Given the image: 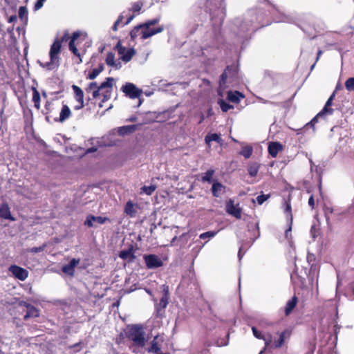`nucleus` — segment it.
Segmentation results:
<instances>
[{
    "instance_id": "nucleus-1",
    "label": "nucleus",
    "mask_w": 354,
    "mask_h": 354,
    "mask_svg": "<svg viewBox=\"0 0 354 354\" xmlns=\"http://www.w3.org/2000/svg\"><path fill=\"white\" fill-rule=\"evenodd\" d=\"M71 36L67 32H64L61 37H56L54 42L50 46L49 51L50 61L46 62L44 67L48 70L56 68L59 65V55L62 50V45L63 42L71 41Z\"/></svg>"
},
{
    "instance_id": "nucleus-2",
    "label": "nucleus",
    "mask_w": 354,
    "mask_h": 354,
    "mask_svg": "<svg viewBox=\"0 0 354 354\" xmlns=\"http://www.w3.org/2000/svg\"><path fill=\"white\" fill-rule=\"evenodd\" d=\"M125 337L131 340L134 346L143 348L147 339L144 327L142 324H132L127 326L124 331Z\"/></svg>"
},
{
    "instance_id": "nucleus-3",
    "label": "nucleus",
    "mask_w": 354,
    "mask_h": 354,
    "mask_svg": "<svg viewBox=\"0 0 354 354\" xmlns=\"http://www.w3.org/2000/svg\"><path fill=\"white\" fill-rule=\"evenodd\" d=\"M160 21V17H156L152 19L147 20L142 23L144 30L142 32V39H147L155 35L162 32L165 28L163 26L151 28V26L158 24Z\"/></svg>"
},
{
    "instance_id": "nucleus-4",
    "label": "nucleus",
    "mask_w": 354,
    "mask_h": 354,
    "mask_svg": "<svg viewBox=\"0 0 354 354\" xmlns=\"http://www.w3.org/2000/svg\"><path fill=\"white\" fill-rule=\"evenodd\" d=\"M238 68L234 65L227 66L221 74L219 80L220 86H224L227 83H234L237 82Z\"/></svg>"
},
{
    "instance_id": "nucleus-5",
    "label": "nucleus",
    "mask_w": 354,
    "mask_h": 354,
    "mask_svg": "<svg viewBox=\"0 0 354 354\" xmlns=\"http://www.w3.org/2000/svg\"><path fill=\"white\" fill-rule=\"evenodd\" d=\"M112 81V77H109L106 78V80L100 84V85H98L96 82H90L87 87L85 88V91L87 93L92 91V96L94 99L97 98L100 96V91H103L105 87L110 84L109 82H111Z\"/></svg>"
},
{
    "instance_id": "nucleus-6",
    "label": "nucleus",
    "mask_w": 354,
    "mask_h": 354,
    "mask_svg": "<svg viewBox=\"0 0 354 354\" xmlns=\"http://www.w3.org/2000/svg\"><path fill=\"white\" fill-rule=\"evenodd\" d=\"M115 49L120 55V59L126 63L129 62L132 59L133 56L136 54L135 49L129 48L127 50L126 48L122 45L120 40H119L115 45Z\"/></svg>"
},
{
    "instance_id": "nucleus-7",
    "label": "nucleus",
    "mask_w": 354,
    "mask_h": 354,
    "mask_svg": "<svg viewBox=\"0 0 354 354\" xmlns=\"http://www.w3.org/2000/svg\"><path fill=\"white\" fill-rule=\"evenodd\" d=\"M293 332V329L290 327L284 329L279 334V338L275 339L272 344V347L274 348H279L282 347L285 344L286 340H288L290 338Z\"/></svg>"
},
{
    "instance_id": "nucleus-8",
    "label": "nucleus",
    "mask_w": 354,
    "mask_h": 354,
    "mask_svg": "<svg viewBox=\"0 0 354 354\" xmlns=\"http://www.w3.org/2000/svg\"><path fill=\"white\" fill-rule=\"evenodd\" d=\"M126 96L131 99L138 98L142 94V90L137 88L133 83L127 82L121 88Z\"/></svg>"
},
{
    "instance_id": "nucleus-9",
    "label": "nucleus",
    "mask_w": 354,
    "mask_h": 354,
    "mask_svg": "<svg viewBox=\"0 0 354 354\" xmlns=\"http://www.w3.org/2000/svg\"><path fill=\"white\" fill-rule=\"evenodd\" d=\"M143 259L148 269L158 268L163 265L161 259L156 254H145Z\"/></svg>"
},
{
    "instance_id": "nucleus-10",
    "label": "nucleus",
    "mask_w": 354,
    "mask_h": 354,
    "mask_svg": "<svg viewBox=\"0 0 354 354\" xmlns=\"http://www.w3.org/2000/svg\"><path fill=\"white\" fill-rule=\"evenodd\" d=\"M72 89L74 93V98L77 102V104L74 106L75 110L82 109L84 106V92L82 89L77 85H73Z\"/></svg>"
},
{
    "instance_id": "nucleus-11",
    "label": "nucleus",
    "mask_w": 354,
    "mask_h": 354,
    "mask_svg": "<svg viewBox=\"0 0 354 354\" xmlns=\"http://www.w3.org/2000/svg\"><path fill=\"white\" fill-rule=\"evenodd\" d=\"M80 35V34L79 32H74L72 34L71 41H69L68 43V48L70 51H71L72 53L77 57V61L76 62V63L78 64L82 62V55L80 53L75 44V41L78 39Z\"/></svg>"
},
{
    "instance_id": "nucleus-12",
    "label": "nucleus",
    "mask_w": 354,
    "mask_h": 354,
    "mask_svg": "<svg viewBox=\"0 0 354 354\" xmlns=\"http://www.w3.org/2000/svg\"><path fill=\"white\" fill-rule=\"evenodd\" d=\"M225 209L229 214L234 216L236 218L240 219L241 218V208L239 206V204H234V200L229 199L227 201Z\"/></svg>"
},
{
    "instance_id": "nucleus-13",
    "label": "nucleus",
    "mask_w": 354,
    "mask_h": 354,
    "mask_svg": "<svg viewBox=\"0 0 354 354\" xmlns=\"http://www.w3.org/2000/svg\"><path fill=\"white\" fill-rule=\"evenodd\" d=\"M8 270L15 278L21 281H24L28 276V272L26 269L16 265L10 266Z\"/></svg>"
},
{
    "instance_id": "nucleus-14",
    "label": "nucleus",
    "mask_w": 354,
    "mask_h": 354,
    "mask_svg": "<svg viewBox=\"0 0 354 354\" xmlns=\"http://www.w3.org/2000/svg\"><path fill=\"white\" fill-rule=\"evenodd\" d=\"M72 115V112L70 107L67 104L62 102V109L59 113V115L57 118H55L54 120L57 122L63 123L67 120H68Z\"/></svg>"
},
{
    "instance_id": "nucleus-15",
    "label": "nucleus",
    "mask_w": 354,
    "mask_h": 354,
    "mask_svg": "<svg viewBox=\"0 0 354 354\" xmlns=\"http://www.w3.org/2000/svg\"><path fill=\"white\" fill-rule=\"evenodd\" d=\"M118 256L123 260H127L129 263L133 262L136 258L133 244L131 243L127 250H121Z\"/></svg>"
},
{
    "instance_id": "nucleus-16",
    "label": "nucleus",
    "mask_w": 354,
    "mask_h": 354,
    "mask_svg": "<svg viewBox=\"0 0 354 354\" xmlns=\"http://www.w3.org/2000/svg\"><path fill=\"white\" fill-rule=\"evenodd\" d=\"M80 261V259H72L69 263L62 267V271L70 277H73L75 274V268L79 264Z\"/></svg>"
},
{
    "instance_id": "nucleus-17",
    "label": "nucleus",
    "mask_w": 354,
    "mask_h": 354,
    "mask_svg": "<svg viewBox=\"0 0 354 354\" xmlns=\"http://www.w3.org/2000/svg\"><path fill=\"white\" fill-rule=\"evenodd\" d=\"M110 85L109 86L104 88L103 91H100V95L102 96V100L99 103V106L100 107L103 106V103L108 101L111 99L112 91H113V86L114 83V78L112 77V81L111 82H109Z\"/></svg>"
},
{
    "instance_id": "nucleus-18",
    "label": "nucleus",
    "mask_w": 354,
    "mask_h": 354,
    "mask_svg": "<svg viewBox=\"0 0 354 354\" xmlns=\"http://www.w3.org/2000/svg\"><path fill=\"white\" fill-rule=\"evenodd\" d=\"M283 150V146L279 142H271L268 145V151L272 158H276L278 153Z\"/></svg>"
},
{
    "instance_id": "nucleus-19",
    "label": "nucleus",
    "mask_w": 354,
    "mask_h": 354,
    "mask_svg": "<svg viewBox=\"0 0 354 354\" xmlns=\"http://www.w3.org/2000/svg\"><path fill=\"white\" fill-rule=\"evenodd\" d=\"M138 208V204H134L131 201H129L124 206V212L129 217L134 218L136 216Z\"/></svg>"
},
{
    "instance_id": "nucleus-20",
    "label": "nucleus",
    "mask_w": 354,
    "mask_h": 354,
    "mask_svg": "<svg viewBox=\"0 0 354 354\" xmlns=\"http://www.w3.org/2000/svg\"><path fill=\"white\" fill-rule=\"evenodd\" d=\"M283 212L286 216L288 222L292 223L293 216L292 214L291 207V196H288V198L285 200L283 203Z\"/></svg>"
},
{
    "instance_id": "nucleus-21",
    "label": "nucleus",
    "mask_w": 354,
    "mask_h": 354,
    "mask_svg": "<svg viewBox=\"0 0 354 354\" xmlns=\"http://www.w3.org/2000/svg\"><path fill=\"white\" fill-rule=\"evenodd\" d=\"M0 218L11 221H15V218L12 216L10 213V207L7 203H3L0 206Z\"/></svg>"
},
{
    "instance_id": "nucleus-22",
    "label": "nucleus",
    "mask_w": 354,
    "mask_h": 354,
    "mask_svg": "<svg viewBox=\"0 0 354 354\" xmlns=\"http://www.w3.org/2000/svg\"><path fill=\"white\" fill-rule=\"evenodd\" d=\"M298 303V298L295 295L286 304L284 313L286 316L290 315Z\"/></svg>"
},
{
    "instance_id": "nucleus-23",
    "label": "nucleus",
    "mask_w": 354,
    "mask_h": 354,
    "mask_svg": "<svg viewBox=\"0 0 354 354\" xmlns=\"http://www.w3.org/2000/svg\"><path fill=\"white\" fill-rule=\"evenodd\" d=\"M212 192L214 197H219L221 194L225 192V187L221 183L216 181L212 184Z\"/></svg>"
},
{
    "instance_id": "nucleus-24",
    "label": "nucleus",
    "mask_w": 354,
    "mask_h": 354,
    "mask_svg": "<svg viewBox=\"0 0 354 354\" xmlns=\"http://www.w3.org/2000/svg\"><path fill=\"white\" fill-rule=\"evenodd\" d=\"M105 62L108 66L114 67L116 69L121 68V63L115 61V55L112 52L107 53Z\"/></svg>"
},
{
    "instance_id": "nucleus-25",
    "label": "nucleus",
    "mask_w": 354,
    "mask_h": 354,
    "mask_svg": "<svg viewBox=\"0 0 354 354\" xmlns=\"http://www.w3.org/2000/svg\"><path fill=\"white\" fill-rule=\"evenodd\" d=\"M143 30L144 26L142 23L133 27V28L130 32L131 39L132 41H135L138 36H140V38L142 39Z\"/></svg>"
},
{
    "instance_id": "nucleus-26",
    "label": "nucleus",
    "mask_w": 354,
    "mask_h": 354,
    "mask_svg": "<svg viewBox=\"0 0 354 354\" xmlns=\"http://www.w3.org/2000/svg\"><path fill=\"white\" fill-rule=\"evenodd\" d=\"M244 95L239 91H229L227 93V98L229 101L234 103H239L241 98H243Z\"/></svg>"
},
{
    "instance_id": "nucleus-27",
    "label": "nucleus",
    "mask_w": 354,
    "mask_h": 354,
    "mask_svg": "<svg viewBox=\"0 0 354 354\" xmlns=\"http://www.w3.org/2000/svg\"><path fill=\"white\" fill-rule=\"evenodd\" d=\"M335 92L330 96V97L328 99L323 109L319 113V115H324L326 113L332 114L333 113V109L332 108H330L329 106H331L332 102L335 97Z\"/></svg>"
},
{
    "instance_id": "nucleus-28",
    "label": "nucleus",
    "mask_w": 354,
    "mask_h": 354,
    "mask_svg": "<svg viewBox=\"0 0 354 354\" xmlns=\"http://www.w3.org/2000/svg\"><path fill=\"white\" fill-rule=\"evenodd\" d=\"M137 129V125H127L119 128L118 133L121 136L128 135L133 133Z\"/></svg>"
},
{
    "instance_id": "nucleus-29",
    "label": "nucleus",
    "mask_w": 354,
    "mask_h": 354,
    "mask_svg": "<svg viewBox=\"0 0 354 354\" xmlns=\"http://www.w3.org/2000/svg\"><path fill=\"white\" fill-rule=\"evenodd\" d=\"M39 316L38 310L33 306L28 304L27 306V313L24 315V319L25 320L28 319L30 317H37Z\"/></svg>"
},
{
    "instance_id": "nucleus-30",
    "label": "nucleus",
    "mask_w": 354,
    "mask_h": 354,
    "mask_svg": "<svg viewBox=\"0 0 354 354\" xmlns=\"http://www.w3.org/2000/svg\"><path fill=\"white\" fill-rule=\"evenodd\" d=\"M261 167V164L258 162H252L248 165V171L251 177H255Z\"/></svg>"
},
{
    "instance_id": "nucleus-31",
    "label": "nucleus",
    "mask_w": 354,
    "mask_h": 354,
    "mask_svg": "<svg viewBox=\"0 0 354 354\" xmlns=\"http://www.w3.org/2000/svg\"><path fill=\"white\" fill-rule=\"evenodd\" d=\"M212 141L221 143L223 140L221 136L218 133H207L205 137V143L209 145L210 142Z\"/></svg>"
},
{
    "instance_id": "nucleus-32",
    "label": "nucleus",
    "mask_w": 354,
    "mask_h": 354,
    "mask_svg": "<svg viewBox=\"0 0 354 354\" xmlns=\"http://www.w3.org/2000/svg\"><path fill=\"white\" fill-rule=\"evenodd\" d=\"M104 65L103 64H100L98 67L93 68L88 73L87 76V79L88 80H95L98 75L104 71Z\"/></svg>"
},
{
    "instance_id": "nucleus-33",
    "label": "nucleus",
    "mask_w": 354,
    "mask_h": 354,
    "mask_svg": "<svg viewBox=\"0 0 354 354\" xmlns=\"http://www.w3.org/2000/svg\"><path fill=\"white\" fill-rule=\"evenodd\" d=\"M32 101L34 102L35 107L39 110L40 109V94L35 87L32 88Z\"/></svg>"
},
{
    "instance_id": "nucleus-34",
    "label": "nucleus",
    "mask_w": 354,
    "mask_h": 354,
    "mask_svg": "<svg viewBox=\"0 0 354 354\" xmlns=\"http://www.w3.org/2000/svg\"><path fill=\"white\" fill-rule=\"evenodd\" d=\"M158 336H156L151 342V347L147 349L149 353H153L158 354L160 351V347L156 341Z\"/></svg>"
},
{
    "instance_id": "nucleus-35",
    "label": "nucleus",
    "mask_w": 354,
    "mask_h": 354,
    "mask_svg": "<svg viewBox=\"0 0 354 354\" xmlns=\"http://www.w3.org/2000/svg\"><path fill=\"white\" fill-rule=\"evenodd\" d=\"M252 330L254 336L256 338H257L259 339H263V340H265L266 347H267L269 345V344L270 343L271 340L270 339L266 340L265 339L264 335L255 326H252Z\"/></svg>"
},
{
    "instance_id": "nucleus-36",
    "label": "nucleus",
    "mask_w": 354,
    "mask_h": 354,
    "mask_svg": "<svg viewBox=\"0 0 354 354\" xmlns=\"http://www.w3.org/2000/svg\"><path fill=\"white\" fill-rule=\"evenodd\" d=\"M214 169H209L207 170L204 175L201 178L202 182H207L209 183H212L213 181V176L214 174Z\"/></svg>"
},
{
    "instance_id": "nucleus-37",
    "label": "nucleus",
    "mask_w": 354,
    "mask_h": 354,
    "mask_svg": "<svg viewBox=\"0 0 354 354\" xmlns=\"http://www.w3.org/2000/svg\"><path fill=\"white\" fill-rule=\"evenodd\" d=\"M253 152V149L251 146H245L243 147L240 151V154L245 158H249Z\"/></svg>"
},
{
    "instance_id": "nucleus-38",
    "label": "nucleus",
    "mask_w": 354,
    "mask_h": 354,
    "mask_svg": "<svg viewBox=\"0 0 354 354\" xmlns=\"http://www.w3.org/2000/svg\"><path fill=\"white\" fill-rule=\"evenodd\" d=\"M218 104L220 105V107L223 112H227L230 109H234V106L222 99L218 100Z\"/></svg>"
},
{
    "instance_id": "nucleus-39",
    "label": "nucleus",
    "mask_w": 354,
    "mask_h": 354,
    "mask_svg": "<svg viewBox=\"0 0 354 354\" xmlns=\"http://www.w3.org/2000/svg\"><path fill=\"white\" fill-rule=\"evenodd\" d=\"M316 348V337H313L307 344L308 354H313Z\"/></svg>"
},
{
    "instance_id": "nucleus-40",
    "label": "nucleus",
    "mask_w": 354,
    "mask_h": 354,
    "mask_svg": "<svg viewBox=\"0 0 354 354\" xmlns=\"http://www.w3.org/2000/svg\"><path fill=\"white\" fill-rule=\"evenodd\" d=\"M143 6V2L141 1H136L133 3L132 8L130 9L135 14H138Z\"/></svg>"
},
{
    "instance_id": "nucleus-41",
    "label": "nucleus",
    "mask_w": 354,
    "mask_h": 354,
    "mask_svg": "<svg viewBox=\"0 0 354 354\" xmlns=\"http://www.w3.org/2000/svg\"><path fill=\"white\" fill-rule=\"evenodd\" d=\"M345 88L348 91H354V77H349L346 80Z\"/></svg>"
},
{
    "instance_id": "nucleus-42",
    "label": "nucleus",
    "mask_w": 354,
    "mask_h": 354,
    "mask_svg": "<svg viewBox=\"0 0 354 354\" xmlns=\"http://www.w3.org/2000/svg\"><path fill=\"white\" fill-rule=\"evenodd\" d=\"M90 218L93 220V221H95L100 224H104L106 221H110V219L108 217H103L101 216H93L90 215Z\"/></svg>"
},
{
    "instance_id": "nucleus-43",
    "label": "nucleus",
    "mask_w": 354,
    "mask_h": 354,
    "mask_svg": "<svg viewBox=\"0 0 354 354\" xmlns=\"http://www.w3.org/2000/svg\"><path fill=\"white\" fill-rule=\"evenodd\" d=\"M157 187L154 185L150 186H143L142 190L147 195H151L153 192L156 189Z\"/></svg>"
},
{
    "instance_id": "nucleus-44",
    "label": "nucleus",
    "mask_w": 354,
    "mask_h": 354,
    "mask_svg": "<svg viewBox=\"0 0 354 354\" xmlns=\"http://www.w3.org/2000/svg\"><path fill=\"white\" fill-rule=\"evenodd\" d=\"M335 209L330 205H325L324 207V212L326 219L329 218L330 215L333 214Z\"/></svg>"
},
{
    "instance_id": "nucleus-45",
    "label": "nucleus",
    "mask_w": 354,
    "mask_h": 354,
    "mask_svg": "<svg viewBox=\"0 0 354 354\" xmlns=\"http://www.w3.org/2000/svg\"><path fill=\"white\" fill-rule=\"evenodd\" d=\"M19 17L21 20L28 17V11L25 6H21L19 9Z\"/></svg>"
},
{
    "instance_id": "nucleus-46",
    "label": "nucleus",
    "mask_w": 354,
    "mask_h": 354,
    "mask_svg": "<svg viewBox=\"0 0 354 354\" xmlns=\"http://www.w3.org/2000/svg\"><path fill=\"white\" fill-rule=\"evenodd\" d=\"M47 245L46 243H44L42 245L39 246V247H33V248H31L28 250V251L30 252H32V253H38V252H43L45 248H46Z\"/></svg>"
},
{
    "instance_id": "nucleus-47",
    "label": "nucleus",
    "mask_w": 354,
    "mask_h": 354,
    "mask_svg": "<svg viewBox=\"0 0 354 354\" xmlns=\"http://www.w3.org/2000/svg\"><path fill=\"white\" fill-rule=\"evenodd\" d=\"M319 354H335V353L334 352V351L332 348L325 346V347H322L319 351Z\"/></svg>"
},
{
    "instance_id": "nucleus-48",
    "label": "nucleus",
    "mask_w": 354,
    "mask_h": 354,
    "mask_svg": "<svg viewBox=\"0 0 354 354\" xmlns=\"http://www.w3.org/2000/svg\"><path fill=\"white\" fill-rule=\"evenodd\" d=\"M216 232H215L209 231V232H206L202 233L200 235L199 237H200L201 239H207V238H212V237H214L216 235Z\"/></svg>"
},
{
    "instance_id": "nucleus-49",
    "label": "nucleus",
    "mask_w": 354,
    "mask_h": 354,
    "mask_svg": "<svg viewBox=\"0 0 354 354\" xmlns=\"http://www.w3.org/2000/svg\"><path fill=\"white\" fill-rule=\"evenodd\" d=\"M269 197L270 194H261L257 197V202L259 205H262Z\"/></svg>"
},
{
    "instance_id": "nucleus-50",
    "label": "nucleus",
    "mask_w": 354,
    "mask_h": 354,
    "mask_svg": "<svg viewBox=\"0 0 354 354\" xmlns=\"http://www.w3.org/2000/svg\"><path fill=\"white\" fill-rule=\"evenodd\" d=\"M123 19H124L123 15L122 14L120 15L118 19L115 21V23L112 27V30L113 31L118 30V27L122 23Z\"/></svg>"
},
{
    "instance_id": "nucleus-51",
    "label": "nucleus",
    "mask_w": 354,
    "mask_h": 354,
    "mask_svg": "<svg viewBox=\"0 0 354 354\" xmlns=\"http://www.w3.org/2000/svg\"><path fill=\"white\" fill-rule=\"evenodd\" d=\"M45 109L47 111L46 113H51L54 109L53 104L49 101H47L45 104Z\"/></svg>"
},
{
    "instance_id": "nucleus-52",
    "label": "nucleus",
    "mask_w": 354,
    "mask_h": 354,
    "mask_svg": "<svg viewBox=\"0 0 354 354\" xmlns=\"http://www.w3.org/2000/svg\"><path fill=\"white\" fill-rule=\"evenodd\" d=\"M46 0H37L36 1V3H35V6H34V10L37 11L38 10H39L40 8H42L43 5H44V3L46 1Z\"/></svg>"
},
{
    "instance_id": "nucleus-53",
    "label": "nucleus",
    "mask_w": 354,
    "mask_h": 354,
    "mask_svg": "<svg viewBox=\"0 0 354 354\" xmlns=\"http://www.w3.org/2000/svg\"><path fill=\"white\" fill-rule=\"evenodd\" d=\"M292 223L288 222V228L285 231V236L288 238L291 235Z\"/></svg>"
},
{
    "instance_id": "nucleus-54",
    "label": "nucleus",
    "mask_w": 354,
    "mask_h": 354,
    "mask_svg": "<svg viewBox=\"0 0 354 354\" xmlns=\"http://www.w3.org/2000/svg\"><path fill=\"white\" fill-rule=\"evenodd\" d=\"M308 205L311 207L312 209L315 208V199L313 194L309 197Z\"/></svg>"
},
{
    "instance_id": "nucleus-55",
    "label": "nucleus",
    "mask_w": 354,
    "mask_h": 354,
    "mask_svg": "<svg viewBox=\"0 0 354 354\" xmlns=\"http://www.w3.org/2000/svg\"><path fill=\"white\" fill-rule=\"evenodd\" d=\"M93 220L90 218V215L87 216L86 220L85 221L84 224L88 227H93Z\"/></svg>"
},
{
    "instance_id": "nucleus-56",
    "label": "nucleus",
    "mask_w": 354,
    "mask_h": 354,
    "mask_svg": "<svg viewBox=\"0 0 354 354\" xmlns=\"http://www.w3.org/2000/svg\"><path fill=\"white\" fill-rule=\"evenodd\" d=\"M322 53H323V51H322V50H320V49L317 51V57H316V61H315V62L312 65V66H311V69H313V68H314V66H315V63L319 60V57H321V55H322Z\"/></svg>"
},
{
    "instance_id": "nucleus-57",
    "label": "nucleus",
    "mask_w": 354,
    "mask_h": 354,
    "mask_svg": "<svg viewBox=\"0 0 354 354\" xmlns=\"http://www.w3.org/2000/svg\"><path fill=\"white\" fill-rule=\"evenodd\" d=\"M134 17H135L134 15L129 16L127 18V21L122 24V26L129 24L132 21V19L134 18Z\"/></svg>"
},
{
    "instance_id": "nucleus-58",
    "label": "nucleus",
    "mask_w": 354,
    "mask_h": 354,
    "mask_svg": "<svg viewBox=\"0 0 354 354\" xmlns=\"http://www.w3.org/2000/svg\"><path fill=\"white\" fill-rule=\"evenodd\" d=\"M324 115H319V113L315 116L310 121L311 123L315 124L318 121V118L323 116Z\"/></svg>"
},
{
    "instance_id": "nucleus-59",
    "label": "nucleus",
    "mask_w": 354,
    "mask_h": 354,
    "mask_svg": "<svg viewBox=\"0 0 354 354\" xmlns=\"http://www.w3.org/2000/svg\"><path fill=\"white\" fill-rule=\"evenodd\" d=\"M17 16L15 15H12L10 16L8 19V23H14L17 21Z\"/></svg>"
},
{
    "instance_id": "nucleus-60",
    "label": "nucleus",
    "mask_w": 354,
    "mask_h": 354,
    "mask_svg": "<svg viewBox=\"0 0 354 354\" xmlns=\"http://www.w3.org/2000/svg\"><path fill=\"white\" fill-rule=\"evenodd\" d=\"M209 353V350L207 348H204L198 352V354H207Z\"/></svg>"
},
{
    "instance_id": "nucleus-61",
    "label": "nucleus",
    "mask_w": 354,
    "mask_h": 354,
    "mask_svg": "<svg viewBox=\"0 0 354 354\" xmlns=\"http://www.w3.org/2000/svg\"><path fill=\"white\" fill-rule=\"evenodd\" d=\"M205 120V117H204V115L203 113L201 114V117H200V120L198 121V124H201Z\"/></svg>"
},
{
    "instance_id": "nucleus-62",
    "label": "nucleus",
    "mask_w": 354,
    "mask_h": 354,
    "mask_svg": "<svg viewBox=\"0 0 354 354\" xmlns=\"http://www.w3.org/2000/svg\"><path fill=\"white\" fill-rule=\"evenodd\" d=\"M213 111L212 108H209L207 111V117H210L213 115Z\"/></svg>"
},
{
    "instance_id": "nucleus-63",
    "label": "nucleus",
    "mask_w": 354,
    "mask_h": 354,
    "mask_svg": "<svg viewBox=\"0 0 354 354\" xmlns=\"http://www.w3.org/2000/svg\"><path fill=\"white\" fill-rule=\"evenodd\" d=\"M96 150H97V149H96V148H95V147H91V148L88 149L87 152H88V153H90V152H94V151H95Z\"/></svg>"
},
{
    "instance_id": "nucleus-64",
    "label": "nucleus",
    "mask_w": 354,
    "mask_h": 354,
    "mask_svg": "<svg viewBox=\"0 0 354 354\" xmlns=\"http://www.w3.org/2000/svg\"><path fill=\"white\" fill-rule=\"evenodd\" d=\"M306 126H310L311 127L313 128V129H315V124L311 123V121H310L307 124Z\"/></svg>"
}]
</instances>
